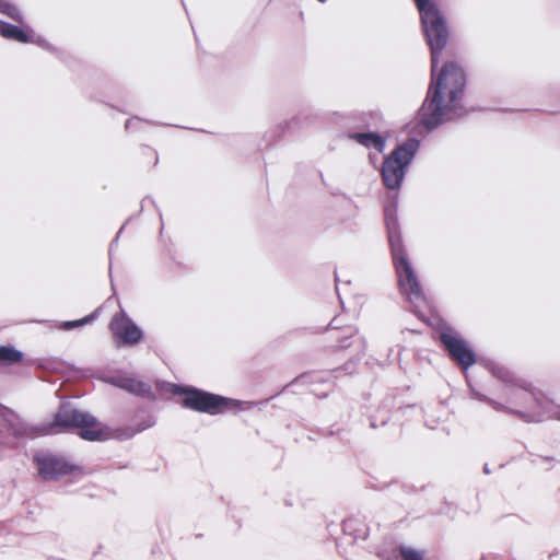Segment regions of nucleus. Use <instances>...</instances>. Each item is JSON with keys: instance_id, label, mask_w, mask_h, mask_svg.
Returning a JSON list of instances; mask_svg holds the SVG:
<instances>
[{"instance_id": "23", "label": "nucleus", "mask_w": 560, "mask_h": 560, "mask_svg": "<svg viewBox=\"0 0 560 560\" xmlns=\"http://www.w3.org/2000/svg\"><path fill=\"white\" fill-rule=\"evenodd\" d=\"M390 419L389 409L386 407H380L376 413L370 417V427L375 429L385 425Z\"/></svg>"}, {"instance_id": "19", "label": "nucleus", "mask_w": 560, "mask_h": 560, "mask_svg": "<svg viewBox=\"0 0 560 560\" xmlns=\"http://www.w3.org/2000/svg\"><path fill=\"white\" fill-rule=\"evenodd\" d=\"M98 314H100V308H96L95 311H93L91 314L86 315L83 318L75 319V320L61 322L59 325V328L62 330H72L75 328L83 327L88 324H92L98 317Z\"/></svg>"}, {"instance_id": "33", "label": "nucleus", "mask_w": 560, "mask_h": 560, "mask_svg": "<svg viewBox=\"0 0 560 560\" xmlns=\"http://www.w3.org/2000/svg\"><path fill=\"white\" fill-rule=\"evenodd\" d=\"M544 459L547 460V462H552L553 457H544Z\"/></svg>"}, {"instance_id": "16", "label": "nucleus", "mask_w": 560, "mask_h": 560, "mask_svg": "<svg viewBox=\"0 0 560 560\" xmlns=\"http://www.w3.org/2000/svg\"><path fill=\"white\" fill-rule=\"evenodd\" d=\"M347 137L368 149H375L378 153H383L386 148V138L376 132H348Z\"/></svg>"}, {"instance_id": "13", "label": "nucleus", "mask_w": 560, "mask_h": 560, "mask_svg": "<svg viewBox=\"0 0 560 560\" xmlns=\"http://www.w3.org/2000/svg\"><path fill=\"white\" fill-rule=\"evenodd\" d=\"M155 424V419L152 415L142 412L141 415L136 416V423L131 425H126L124 428H118L114 432V438L125 441L133 438L136 434L152 428Z\"/></svg>"}, {"instance_id": "24", "label": "nucleus", "mask_w": 560, "mask_h": 560, "mask_svg": "<svg viewBox=\"0 0 560 560\" xmlns=\"http://www.w3.org/2000/svg\"><path fill=\"white\" fill-rule=\"evenodd\" d=\"M361 357H357L355 360L350 359L348 360L343 365L338 366L336 369H332L328 372L329 376L331 377H338L342 372L345 374L351 375L357 370V363L360 360Z\"/></svg>"}, {"instance_id": "15", "label": "nucleus", "mask_w": 560, "mask_h": 560, "mask_svg": "<svg viewBox=\"0 0 560 560\" xmlns=\"http://www.w3.org/2000/svg\"><path fill=\"white\" fill-rule=\"evenodd\" d=\"M0 35L7 39L19 43H28L34 40V32L28 25L20 27L2 20H0Z\"/></svg>"}, {"instance_id": "7", "label": "nucleus", "mask_w": 560, "mask_h": 560, "mask_svg": "<svg viewBox=\"0 0 560 560\" xmlns=\"http://www.w3.org/2000/svg\"><path fill=\"white\" fill-rule=\"evenodd\" d=\"M33 463L35 464L38 476L44 481H57L65 476H72L73 478L82 477L83 470L69 462L63 455L40 452L34 455Z\"/></svg>"}, {"instance_id": "21", "label": "nucleus", "mask_w": 560, "mask_h": 560, "mask_svg": "<svg viewBox=\"0 0 560 560\" xmlns=\"http://www.w3.org/2000/svg\"><path fill=\"white\" fill-rule=\"evenodd\" d=\"M23 359V352L11 347L0 346V363L14 364Z\"/></svg>"}, {"instance_id": "26", "label": "nucleus", "mask_w": 560, "mask_h": 560, "mask_svg": "<svg viewBox=\"0 0 560 560\" xmlns=\"http://www.w3.org/2000/svg\"><path fill=\"white\" fill-rule=\"evenodd\" d=\"M124 229H125V224L119 229V231L117 232L116 236L114 237V240L109 244V249H108V254H109V270L112 269V255H113V252H114V249L116 248V246L118 244V240H119L120 234L122 233Z\"/></svg>"}, {"instance_id": "10", "label": "nucleus", "mask_w": 560, "mask_h": 560, "mask_svg": "<svg viewBox=\"0 0 560 560\" xmlns=\"http://www.w3.org/2000/svg\"><path fill=\"white\" fill-rule=\"evenodd\" d=\"M509 407L532 411L537 405L542 406V393L537 390L532 383L525 380V386H515L505 393Z\"/></svg>"}, {"instance_id": "32", "label": "nucleus", "mask_w": 560, "mask_h": 560, "mask_svg": "<svg viewBox=\"0 0 560 560\" xmlns=\"http://www.w3.org/2000/svg\"><path fill=\"white\" fill-rule=\"evenodd\" d=\"M147 200H150V201H151V203H154V200L150 199L149 197L144 198V199L142 200V202H144V201H147Z\"/></svg>"}, {"instance_id": "2", "label": "nucleus", "mask_w": 560, "mask_h": 560, "mask_svg": "<svg viewBox=\"0 0 560 560\" xmlns=\"http://www.w3.org/2000/svg\"><path fill=\"white\" fill-rule=\"evenodd\" d=\"M384 220L400 291L408 298L413 312L419 314L429 303L407 256L395 205L384 208Z\"/></svg>"}, {"instance_id": "34", "label": "nucleus", "mask_w": 560, "mask_h": 560, "mask_svg": "<svg viewBox=\"0 0 560 560\" xmlns=\"http://www.w3.org/2000/svg\"><path fill=\"white\" fill-rule=\"evenodd\" d=\"M374 159H376V156H373L372 154H370V160L373 161Z\"/></svg>"}, {"instance_id": "22", "label": "nucleus", "mask_w": 560, "mask_h": 560, "mask_svg": "<svg viewBox=\"0 0 560 560\" xmlns=\"http://www.w3.org/2000/svg\"><path fill=\"white\" fill-rule=\"evenodd\" d=\"M0 13L9 16L18 23H23L24 15L20 8L11 2L0 0Z\"/></svg>"}, {"instance_id": "18", "label": "nucleus", "mask_w": 560, "mask_h": 560, "mask_svg": "<svg viewBox=\"0 0 560 560\" xmlns=\"http://www.w3.org/2000/svg\"><path fill=\"white\" fill-rule=\"evenodd\" d=\"M9 428L15 438H28L33 435V430L25 422H23L16 415L11 412V418L8 419Z\"/></svg>"}, {"instance_id": "29", "label": "nucleus", "mask_w": 560, "mask_h": 560, "mask_svg": "<svg viewBox=\"0 0 560 560\" xmlns=\"http://www.w3.org/2000/svg\"><path fill=\"white\" fill-rule=\"evenodd\" d=\"M139 122H141V119L139 117H132L130 119H128L125 124V129L127 131H132L133 130V127L136 125H138Z\"/></svg>"}, {"instance_id": "8", "label": "nucleus", "mask_w": 560, "mask_h": 560, "mask_svg": "<svg viewBox=\"0 0 560 560\" xmlns=\"http://www.w3.org/2000/svg\"><path fill=\"white\" fill-rule=\"evenodd\" d=\"M440 340L450 358L455 361L462 370L467 371L477 362L475 351L468 346L465 339L459 337L452 329L442 331Z\"/></svg>"}, {"instance_id": "14", "label": "nucleus", "mask_w": 560, "mask_h": 560, "mask_svg": "<svg viewBox=\"0 0 560 560\" xmlns=\"http://www.w3.org/2000/svg\"><path fill=\"white\" fill-rule=\"evenodd\" d=\"M112 384L139 397H153L152 388L148 383L132 377H116L112 380Z\"/></svg>"}, {"instance_id": "28", "label": "nucleus", "mask_w": 560, "mask_h": 560, "mask_svg": "<svg viewBox=\"0 0 560 560\" xmlns=\"http://www.w3.org/2000/svg\"><path fill=\"white\" fill-rule=\"evenodd\" d=\"M31 43H35L46 50H49V51L54 50L52 46L45 38H43L40 36H36L35 34H34V40H32Z\"/></svg>"}, {"instance_id": "12", "label": "nucleus", "mask_w": 560, "mask_h": 560, "mask_svg": "<svg viewBox=\"0 0 560 560\" xmlns=\"http://www.w3.org/2000/svg\"><path fill=\"white\" fill-rule=\"evenodd\" d=\"M485 366L493 377L504 384L505 393L509 389H513L515 386H525V378L517 376L513 371L500 362L488 360L485 362Z\"/></svg>"}, {"instance_id": "4", "label": "nucleus", "mask_w": 560, "mask_h": 560, "mask_svg": "<svg viewBox=\"0 0 560 560\" xmlns=\"http://www.w3.org/2000/svg\"><path fill=\"white\" fill-rule=\"evenodd\" d=\"M172 392L174 395L184 396L182 400L184 408L211 416L225 413L241 405L240 400L189 385H173Z\"/></svg>"}, {"instance_id": "9", "label": "nucleus", "mask_w": 560, "mask_h": 560, "mask_svg": "<svg viewBox=\"0 0 560 560\" xmlns=\"http://www.w3.org/2000/svg\"><path fill=\"white\" fill-rule=\"evenodd\" d=\"M109 330L118 346H136L143 339L142 329L125 311H120L113 316Z\"/></svg>"}, {"instance_id": "3", "label": "nucleus", "mask_w": 560, "mask_h": 560, "mask_svg": "<svg viewBox=\"0 0 560 560\" xmlns=\"http://www.w3.org/2000/svg\"><path fill=\"white\" fill-rule=\"evenodd\" d=\"M70 430H78L79 436L85 441H104L109 438L107 429L93 415L65 401L43 431L45 434H56Z\"/></svg>"}, {"instance_id": "31", "label": "nucleus", "mask_w": 560, "mask_h": 560, "mask_svg": "<svg viewBox=\"0 0 560 560\" xmlns=\"http://www.w3.org/2000/svg\"><path fill=\"white\" fill-rule=\"evenodd\" d=\"M483 472L489 475L490 474V469H489V465L488 464H485L483 466Z\"/></svg>"}, {"instance_id": "25", "label": "nucleus", "mask_w": 560, "mask_h": 560, "mask_svg": "<svg viewBox=\"0 0 560 560\" xmlns=\"http://www.w3.org/2000/svg\"><path fill=\"white\" fill-rule=\"evenodd\" d=\"M399 553L402 560H424L422 552L407 546H400Z\"/></svg>"}, {"instance_id": "1", "label": "nucleus", "mask_w": 560, "mask_h": 560, "mask_svg": "<svg viewBox=\"0 0 560 560\" xmlns=\"http://www.w3.org/2000/svg\"><path fill=\"white\" fill-rule=\"evenodd\" d=\"M427 44L431 50L432 79L425 100L418 110V121L427 131L436 129L444 121L460 118L475 109L464 103L467 77L455 61L445 62L440 73L435 71L440 57L448 43L450 32L444 16L430 0H415Z\"/></svg>"}, {"instance_id": "17", "label": "nucleus", "mask_w": 560, "mask_h": 560, "mask_svg": "<svg viewBox=\"0 0 560 560\" xmlns=\"http://www.w3.org/2000/svg\"><path fill=\"white\" fill-rule=\"evenodd\" d=\"M342 530L347 536L352 537L353 541L358 539L365 540L369 537V526L358 517H348L342 522Z\"/></svg>"}, {"instance_id": "30", "label": "nucleus", "mask_w": 560, "mask_h": 560, "mask_svg": "<svg viewBox=\"0 0 560 560\" xmlns=\"http://www.w3.org/2000/svg\"><path fill=\"white\" fill-rule=\"evenodd\" d=\"M301 118H302V117H301V115H299V116L294 117V118L292 119V121H290V122L288 124V127H289V128H294V127H296V126H299V125H301V126H302V125H305V124H308V122H310V121H301Z\"/></svg>"}, {"instance_id": "11", "label": "nucleus", "mask_w": 560, "mask_h": 560, "mask_svg": "<svg viewBox=\"0 0 560 560\" xmlns=\"http://www.w3.org/2000/svg\"><path fill=\"white\" fill-rule=\"evenodd\" d=\"M332 338L337 341L336 348L339 350L352 349L355 357H361L365 352L366 341L355 326L346 325L340 335Z\"/></svg>"}, {"instance_id": "5", "label": "nucleus", "mask_w": 560, "mask_h": 560, "mask_svg": "<svg viewBox=\"0 0 560 560\" xmlns=\"http://www.w3.org/2000/svg\"><path fill=\"white\" fill-rule=\"evenodd\" d=\"M419 148L420 141L416 138H409L384 158L381 175L385 187L388 189L400 188L406 170L413 161Z\"/></svg>"}, {"instance_id": "6", "label": "nucleus", "mask_w": 560, "mask_h": 560, "mask_svg": "<svg viewBox=\"0 0 560 560\" xmlns=\"http://www.w3.org/2000/svg\"><path fill=\"white\" fill-rule=\"evenodd\" d=\"M469 394L472 399L485 402L493 408L495 411L505 412L508 415L516 416L521 420L527 423L542 422L545 420L555 419L560 421V406L555 405L552 401L547 399L542 395V406L537 405L533 408L532 411H523L521 409H515L500 402L485 393H482L479 388L468 382Z\"/></svg>"}, {"instance_id": "20", "label": "nucleus", "mask_w": 560, "mask_h": 560, "mask_svg": "<svg viewBox=\"0 0 560 560\" xmlns=\"http://www.w3.org/2000/svg\"><path fill=\"white\" fill-rule=\"evenodd\" d=\"M329 374L328 372H308L303 373L295 377L291 384H316V383H324L328 381Z\"/></svg>"}, {"instance_id": "27", "label": "nucleus", "mask_w": 560, "mask_h": 560, "mask_svg": "<svg viewBox=\"0 0 560 560\" xmlns=\"http://www.w3.org/2000/svg\"><path fill=\"white\" fill-rule=\"evenodd\" d=\"M328 327H329V330L335 331V335H334V336H337V335H340V331L342 330V328H343L345 326H342V325H341V323H340V318L337 316V317H334V318L330 320V323H329Z\"/></svg>"}]
</instances>
